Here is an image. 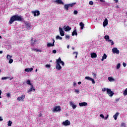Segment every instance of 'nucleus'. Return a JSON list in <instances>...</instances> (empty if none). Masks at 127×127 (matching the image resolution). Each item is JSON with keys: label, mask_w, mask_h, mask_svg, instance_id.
I'll list each match as a JSON object with an SVG mask.
<instances>
[{"label": "nucleus", "mask_w": 127, "mask_h": 127, "mask_svg": "<svg viewBox=\"0 0 127 127\" xmlns=\"http://www.w3.org/2000/svg\"><path fill=\"white\" fill-rule=\"evenodd\" d=\"M14 21H22V16L18 15H14L10 17L9 23L12 24Z\"/></svg>", "instance_id": "obj_1"}, {"label": "nucleus", "mask_w": 127, "mask_h": 127, "mask_svg": "<svg viewBox=\"0 0 127 127\" xmlns=\"http://www.w3.org/2000/svg\"><path fill=\"white\" fill-rule=\"evenodd\" d=\"M102 92H106V94H107V95H108L110 98H112L113 96L115 95V93L113 91H112L111 89L107 88L106 87L102 89Z\"/></svg>", "instance_id": "obj_2"}, {"label": "nucleus", "mask_w": 127, "mask_h": 127, "mask_svg": "<svg viewBox=\"0 0 127 127\" xmlns=\"http://www.w3.org/2000/svg\"><path fill=\"white\" fill-rule=\"evenodd\" d=\"M27 85H29L30 86V88L27 90V93H31L33 92H35V88H34V87H33V85H32V83L30 82V80H27Z\"/></svg>", "instance_id": "obj_3"}, {"label": "nucleus", "mask_w": 127, "mask_h": 127, "mask_svg": "<svg viewBox=\"0 0 127 127\" xmlns=\"http://www.w3.org/2000/svg\"><path fill=\"white\" fill-rule=\"evenodd\" d=\"M76 4V2L69 3V4H66L64 6V9L65 10L68 11L69 10V7H73V6Z\"/></svg>", "instance_id": "obj_4"}, {"label": "nucleus", "mask_w": 127, "mask_h": 127, "mask_svg": "<svg viewBox=\"0 0 127 127\" xmlns=\"http://www.w3.org/2000/svg\"><path fill=\"white\" fill-rule=\"evenodd\" d=\"M61 111V107L60 106H56L54 107L53 109L52 110V112L53 113H58Z\"/></svg>", "instance_id": "obj_5"}, {"label": "nucleus", "mask_w": 127, "mask_h": 127, "mask_svg": "<svg viewBox=\"0 0 127 127\" xmlns=\"http://www.w3.org/2000/svg\"><path fill=\"white\" fill-rule=\"evenodd\" d=\"M25 99V95L23 94L17 98L18 102H23Z\"/></svg>", "instance_id": "obj_6"}, {"label": "nucleus", "mask_w": 127, "mask_h": 127, "mask_svg": "<svg viewBox=\"0 0 127 127\" xmlns=\"http://www.w3.org/2000/svg\"><path fill=\"white\" fill-rule=\"evenodd\" d=\"M56 63L57 64L56 66V69L57 70H61V69H62V66L60 65V63H59L58 60H57Z\"/></svg>", "instance_id": "obj_7"}, {"label": "nucleus", "mask_w": 127, "mask_h": 127, "mask_svg": "<svg viewBox=\"0 0 127 127\" xmlns=\"http://www.w3.org/2000/svg\"><path fill=\"white\" fill-rule=\"evenodd\" d=\"M32 13L34 15V16H39L40 15V11L38 10L32 11Z\"/></svg>", "instance_id": "obj_8"}, {"label": "nucleus", "mask_w": 127, "mask_h": 127, "mask_svg": "<svg viewBox=\"0 0 127 127\" xmlns=\"http://www.w3.org/2000/svg\"><path fill=\"white\" fill-rule=\"evenodd\" d=\"M63 125L65 127H67V126H70V125H71V122H70L69 120H67L63 122Z\"/></svg>", "instance_id": "obj_9"}, {"label": "nucleus", "mask_w": 127, "mask_h": 127, "mask_svg": "<svg viewBox=\"0 0 127 127\" xmlns=\"http://www.w3.org/2000/svg\"><path fill=\"white\" fill-rule=\"evenodd\" d=\"M69 106L72 107L73 110H75L77 108V105L74 104V102L70 101L69 102Z\"/></svg>", "instance_id": "obj_10"}, {"label": "nucleus", "mask_w": 127, "mask_h": 127, "mask_svg": "<svg viewBox=\"0 0 127 127\" xmlns=\"http://www.w3.org/2000/svg\"><path fill=\"white\" fill-rule=\"evenodd\" d=\"M59 32L61 36H64V35H65V34L64 33V31L63 30V29H62V28L61 27L59 28Z\"/></svg>", "instance_id": "obj_11"}, {"label": "nucleus", "mask_w": 127, "mask_h": 127, "mask_svg": "<svg viewBox=\"0 0 127 127\" xmlns=\"http://www.w3.org/2000/svg\"><path fill=\"white\" fill-rule=\"evenodd\" d=\"M112 52H113V53H116V54H120V51L118 50V48H117L112 49Z\"/></svg>", "instance_id": "obj_12"}, {"label": "nucleus", "mask_w": 127, "mask_h": 127, "mask_svg": "<svg viewBox=\"0 0 127 127\" xmlns=\"http://www.w3.org/2000/svg\"><path fill=\"white\" fill-rule=\"evenodd\" d=\"M79 106H80V107H86L88 106V103H87L86 102L79 103Z\"/></svg>", "instance_id": "obj_13"}, {"label": "nucleus", "mask_w": 127, "mask_h": 127, "mask_svg": "<svg viewBox=\"0 0 127 127\" xmlns=\"http://www.w3.org/2000/svg\"><path fill=\"white\" fill-rule=\"evenodd\" d=\"M53 40V42L52 44L51 43H48L47 44V47H53V46H54L55 45L54 43H55V40H54V39Z\"/></svg>", "instance_id": "obj_14"}, {"label": "nucleus", "mask_w": 127, "mask_h": 127, "mask_svg": "<svg viewBox=\"0 0 127 127\" xmlns=\"http://www.w3.org/2000/svg\"><path fill=\"white\" fill-rule=\"evenodd\" d=\"M109 22H108V19L106 18L104 20V21L103 23V26H107Z\"/></svg>", "instance_id": "obj_15"}, {"label": "nucleus", "mask_w": 127, "mask_h": 127, "mask_svg": "<svg viewBox=\"0 0 127 127\" xmlns=\"http://www.w3.org/2000/svg\"><path fill=\"white\" fill-rule=\"evenodd\" d=\"M119 115H120V113L119 112H117L113 116V118L115 121H117V119H118V117H119Z\"/></svg>", "instance_id": "obj_16"}, {"label": "nucleus", "mask_w": 127, "mask_h": 127, "mask_svg": "<svg viewBox=\"0 0 127 127\" xmlns=\"http://www.w3.org/2000/svg\"><path fill=\"white\" fill-rule=\"evenodd\" d=\"M58 61H59V62L60 63H61V64H62V65H63V66H64L65 65V63H64L63 61H62V60H61V58H59V59H58Z\"/></svg>", "instance_id": "obj_17"}, {"label": "nucleus", "mask_w": 127, "mask_h": 127, "mask_svg": "<svg viewBox=\"0 0 127 127\" xmlns=\"http://www.w3.org/2000/svg\"><path fill=\"white\" fill-rule=\"evenodd\" d=\"M56 2L59 4H64V2L62 1V0H56Z\"/></svg>", "instance_id": "obj_18"}, {"label": "nucleus", "mask_w": 127, "mask_h": 127, "mask_svg": "<svg viewBox=\"0 0 127 127\" xmlns=\"http://www.w3.org/2000/svg\"><path fill=\"white\" fill-rule=\"evenodd\" d=\"M79 25L80 26V29H84V26H85V24L83 22H81L79 23Z\"/></svg>", "instance_id": "obj_19"}, {"label": "nucleus", "mask_w": 127, "mask_h": 127, "mask_svg": "<svg viewBox=\"0 0 127 127\" xmlns=\"http://www.w3.org/2000/svg\"><path fill=\"white\" fill-rule=\"evenodd\" d=\"M91 58H97V54L93 53L91 54Z\"/></svg>", "instance_id": "obj_20"}, {"label": "nucleus", "mask_w": 127, "mask_h": 127, "mask_svg": "<svg viewBox=\"0 0 127 127\" xmlns=\"http://www.w3.org/2000/svg\"><path fill=\"white\" fill-rule=\"evenodd\" d=\"M32 71H33V68L32 67L25 69V72H31Z\"/></svg>", "instance_id": "obj_21"}, {"label": "nucleus", "mask_w": 127, "mask_h": 127, "mask_svg": "<svg viewBox=\"0 0 127 127\" xmlns=\"http://www.w3.org/2000/svg\"><path fill=\"white\" fill-rule=\"evenodd\" d=\"M72 36L76 35L77 36L78 35V33H77V30L75 29L72 33Z\"/></svg>", "instance_id": "obj_22"}, {"label": "nucleus", "mask_w": 127, "mask_h": 127, "mask_svg": "<svg viewBox=\"0 0 127 127\" xmlns=\"http://www.w3.org/2000/svg\"><path fill=\"white\" fill-rule=\"evenodd\" d=\"M70 29H71V27H70L69 26H67L64 28V30H65V31H70Z\"/></svg>", "instance_id": "obj_23"}, {"label": "nucleus", "mask_w": 127, "mask_h": 127, "mask_svg": "<svg viewBox=\"0 0 127 127\" xmlns=\"http://www.w3.org/2000/svg\"><path fill=\"white\" fill-rule=\"evenodd\" d=\"M107 57H108V56H107L106 54H104L103 56H102L101 61H104V59H107Z\"/></svg>", "instance_id": "obj_24"}, {"label": "nucleus", "mask_w": 127, "mask_h": 127, "mask_svg": "<svg viewBox=\"0 0 127 127\" xmlns=\"http://www.w3.org/2000/svg\"><path fill=\"white\" fill-rule=\"evenodd\" d=\"M25 26H26L27 28H30L31 25L30 24L27 22H25Z\"/></svg>", "instance_id": "obj_25"}, {"label": "nucleus", "mask_w": 127, "mask_h": 127, "mask_svg": "<svg viewBox=\"0 0 127 127\" xmlns=\"http://www.w3.org/2000/svg\"><path fill=\"white\" fill-rule=\"evenodd\" d=\"M104 39H105L106 41H108L110 40V36H109V35H105L104 36Z\"/></svg>", "instance_id": "obj_26"}, {"label": "nucleus", "mask_w": 127, "mask_h": 127, "mask_svg": "<svg viewBox=\"0 0 127 127\" xmlns=\"http://www.w3.org/2000/svg\"><path fill=\"white\" fill-rule=\"evenodd\" d=\"M31 41H32V42L31 43V45H34V44H35V43L36 42V40H35L33 42V38H32Z\"/></svg>", "instance_id": "obj_27"}, {"label": "nucleus", "mask_w": 127, "mask_h": 127, "mask_svg": "<svg viewBox=\"0 0 127 127\" xmlns=\"http://www.w3.org/2000/svg\"><path fill=\"white\" fill-rule=\"evenodd\" d=\"M11 125H12V122H11V121H9L7 122L8 127H11Z\"/></svg>", "instance_id": "obj_28"}, {"label": "nucleus", "mask_w": 127, "mask_h": 127, "mask_svg": "<svg viewBox=\"0 0 127 127\" xmlns=\"http://www.w3.org/2000/svg\"><path fill=\"white\" fill-rule=\"evenodd\" d=\"M124 96H127V88L123 92Z\"/></svg>", "instance_id": "obj_29"}, {"label": "nucleus", "mask_w": 127, "mask_h": 127, "mask_svg": "<svg viewBox=\"0 0 127 127\" xmlns=\"http://www.w3.org/2000/svg\"><path fill=\"white\" fill-rule=\"evenodd\" d=\"M120 127H127V125L125 123L123 122L121 123Z\"/></svg>", "instance_id": "obj_30"}, {"label": "nucleus", "mask_w": 127, "mask_h": 127, "mask_svg": "<svg viewBox=\"0 0 127 127\" xmlns=\"http://www.w3.org/2000/svg\"><path fill=\"white\" fill-rule=\"evenodd\" d=\"M2 80H4V79H9V80H12V78H10L9 77H2Z\"/></svg>", "instance_id": "obj_31"}, {"label": "nucleus", "mask_w": 127, "mask_h": 127, "mask_svg": "<svg viewBox=\"0 0 127 127\" xmlns=\"http://www.w3.org/2000/svg\"><path fill=\"white\" fill-rule=\"evenodd\" d=\"M34 51H35L36 52H42V51H41V50L37 49V48H36V49H33Z\"/></svg>", "instance_id": "obj_32"}, {"label": "nucleus", "mask_w": 127, "mask_h": 127, "mask_svg": "<svg viewBox=\"0 0 127 127\" xmlns=\"http://www.w3.org/2000/svg\"><path fill=\"white\" fill-rule=\"evenodd\" d=\"M107 42L111 43V45H114V41L113 40L109 39V40Z\"/></svg>", "instance_id": "obj_33"}, {"label": "nucleus", "mask_w": 127, "mask_h": 127, "mask_svg": "<svg viewBox=\"0 0 127 127\" xmlns=\"http://www.w3.org/2000/svg\"><path fill=\"white\" fill-rule=\"evenodd\" d=\"M85 79L86 80H94V79H93V78H91V77H90L89 76H86L85 77Z\"/></svg>", "instance_id": "obj_34"}, {"label": "nucleus", "mask_w": 127, "mask_h": 127, "mask_svg": "<svg viewBox=\"0 0 127 127\" xmlns=\"http://www.w3.org/2000/svg\"><path fill=\"white\" fill-rule=\"evenodd\" d=\"M12 57V56H11L10 55H7V57H6V59L8 60H9V59H10V58H11Z\"/></svg>", "instance_id": "obj_35"}, {"label": "nucleus", "mask_w": 127, "mask_h": 127, "mask_svg": "<svg viewBox=\"0 0 127 127\" xmlns=\"http://www.w3.org/2000/svg\"><path fill=\"white\" fill-rule=\"evenodd\" d=\"M73 54L75 55V58L77 59L78 56V52H73Z\"/></svg>", "instance_id": "obj_36"}, {"label": "nucleus", "mask_w": 127, "mask_h": 127, "mask_svg": "<svg viewBox=\"0 0 127 127\" xmlns=\"http://www.w3.org/2000/svg\"><path fill=\"white\" fill-rule=\"evenodd\" d=\"M116 68L117 69L121 68V64L120 63L117 64Z\"/></svg>", "instance_id": "obj_37"}, {"label": "nucleus", "mask_w": 127, "mask_h": 127, "mask_svg": "<svg viewBox=\"0 0 127 127\" xmlns=\"http://www.w3.org/2000/svg\"><path fill=\"white\" fill-rule=\"evenodd\" d=\"M12 62H13V60L12 59H10L8 62V63L9 64H11V63H12Z\"/></svg>", "instance_id": "obj_38"}, {"label": "nucleus", "mask_w": 127, "mask_h": 127, "mask_svg": "<svg viewBox=\"0 0 127 127\" xmlns=\"http://www.w3.org/2000/svg\"><path fill=\"white\" fill-rule=\"evenodd\" d=\"M89 4H90V5H93V4H94V2L93 1H90L89 2Z\"/></svg>", "instance_id": "obj_39"}, {"label": "nucleus", "mask_w": 127, "mask_h": 127, "mask_svg": "<svg viewBox=\"0 0 127 127\" xmlns=\"http://www.w3.org/2000/svg\"><path fill=\"white\" fill-rule=\"evenodd\" d=\"M45 67H46V68H50V67H51V65L50 64H46V65H45Z\"/></svg>", "instance_id": "obj_40"}, {"label": "nucleus", "mask_w": 127, "mask_h": 127, "mask_svg": "<svg viewBox=\"0 0 127 127\" xmlns=\"http://www.w3.org/2000/svg\"><path fill=\"white\" fill-rule=\"evenodd\" d=\"M65 39H70V36L69 35H66L65 37Z\"/></svg>", "instance_id": "obj_41"}, {"label": "nucleus", "mask_w": 127, "mask_h": 127, "mask_svg": "<svg viewBox=\"0 0 127 127\" xmlns=\"http://www.w3.org/2000/svg\"><path fill=\"white\" fill-rule=\"evenodd\" d=\"M75 92L76 93V94H79V89H75Z\"/></svg>", "instance_id": "obj_42"}, {"label": "nucleus", "mask_w": 127, "mask_h": 127, "mask_svg": "<svg viewBox=\"0 0 127 127\" xmlns=\"http://www.w3.org/2000/svg\"><path fill=\"white\" fill-rule=\"evenodd\" d=\"M100 118H102V119H105V117L104 116V115H103V114H100Z\"/></svg>", "instance_id": "obj_43"}, {"label": "nucleus", "mask_w": 127, "mask_h": 127, "mask_svg": "<svg viewBox=\"0 0 127 127\" xmlns=\"http://www.w3.org/2000/svg\"><path fill=\"white\" fill-rule=\"evenodd\" d=\"M73 13H74V14H78V11H77V10H74V11H73Z\"/></svg>", "instance_id": "obj_44"}, {"label": "nucleus", "mask_w": 127, "mask_h": 127, "mask_svg": "<svg viewBox=\"0 0 127 127\" xmlns=\"http://www.w3.org/2000/svg\"><path fill=\"white\" fill-rule=\"evenodd\" d=\"M108 80H115V79L113 78V77H109Z\"/></svg>", "instance_id": "obj_45"}, {"label": "nucleus", "mask_w": 127, "mask_h": 127, "mask_svg": "<svg viewBox=\"0 0 127 127\" xmlns=\"http://www.w3.org/2000/svg\"><path fill=\"white\" fill-rule=\"evenodd\" d=\"M57 53V51H56V50H53V53H54V54H56Z\"/></svg>", "instance_id": "obj_46"}, {"label": "nucleus", "mask_w": 127, "mask_h": 127, "mask_svg": "<svg viewBox=\"0 0 127 127\" xmlns=\"http://www.w3.org/2000/svg\"><path fill=\"white\" fill-rule=\"evenodd\" d=\"M123 65L124 67H127V64H126L125 63H123Z\"/></svg>", "instance_id": "obj_47"}, {"label": "nucleus", "mask_w": 127, "mask_h": 127, "mask_svg": "<svg viewBox=\"0 0 127 127\" xmlns=\"http://www.w3.org/2000/svg\"><path fill=\"white\" fill-rule=\"evenodd\" d=\"M74 87H77V83L75 82H73Z\"/></svg>", "instance_id": "obj_48"}, {"label": "nucleus", "mask_w": 127, "mask_h": 127, "mask_svg": "<svg viewBox=\"0 0 127 127\" xmlns=\"http://www.w3.org/2000/svg\"><path fill=\"white\" fill-rule=\"evenodd\" d=\"M109 118V115H107V117L104 118V120H107Z\"/></svg>", "instance_id": "obj_49"}, {"label": "nucleus", "mask_w": 127, "mask_h": 127, "mask_svg": "<svg viewBox=\"0 0 127 127\" xmlns=\"http://www.w3.org/2000/svg\"><path fill=\"white\" fill-rule=\"evenodd\" d=\"M6 96L7 97V98H9V97H10V93H7L6 94Z\"/></svg>", "instance_id": "obj_50"}, {"label": "nucleus", "mask_w": 127, "mask_h": 127, "mask_svg": "<svg viewBox=\"0 0 127 127\" xmlns=\"http://www.w3.org/2000/svg\"><path fill=\"white\" fill-rule=\"evenodd\" d=\"M59 38H60V36L58 35L56 36V39H59Z\"/></svg>", "instance_id": "obj_51"}, {"label": "nucleus", "mask_w": 127, "mask_h": 127, "mask_svg": "<svg viewBox=\"0 0 127 127\" xmlns=\"http://www.w3.org/2000/svg\"><path fill=\"white\" fill-rule=\"evenodd\" d=\"M2 121H3V119H2L1 117H0V122H2Z\"/></svg>", "instance_id": "obj_52"}, {"label": "nucleus", "mask_w": 127, "mask_h": 127, "mask_svg": "<svg viewBox=\"0 0 127 127\" xmlns=\"http://www.w3.org/2000/svg\"><path fill=\"white\" fill-rule=\"evenodd\" d=\"M91 82L92 84H95V80H91Z\"/></svg>", "instance_id": "obj_53"}, {"label": "nucleus", "mask_w": 127, "mask_h": 127, "mask_svg": "<svg viewBox=\"0 0 127 127\" xmlns=\"http://www.w3.org/2000/svg\"><path fill=\"white\" fill-rule=\"evenodd\" d=\"M92 75H93L94 78H96V73H93Z\"/></svg>", "instance_id": "obj_54"}, {"label": "nucleus", "mask_w": 127, "mask_h": 127, "mask_svg": "<svg viewBox=\"0 0 127 127\" xmlns=\"http://www.w3.org/2000/svg\"><path fill=\"white\" fill-rule=\"evenodd\" d=\"M41 116H42V114H41V113H40V114L38 115V118H40V117H41Z\"/></svg>", "instance_id": "obj_55"}, {"label": "nucleus", "mask_w": 127, "mask_h": 127, "mask_svg": "<svg viewBox=\"0 0 127 127\" xmlns=\"http://www.w3.org/2000/svg\"><path fill=\"white\" fill-rule=\"evenodd\" d=\"M120 101V99H116V102H119Z\"/></svg>", "instance_id": "obj_56"}, {"label": "nucleus", "mask_w": 127, "mask_h": 127, "mask_svg": "<svg viewBox=\"0 0 127 127\" xmlns=\"http://www.w3.org/2000/svg\"><path fill=\"white\" fill-rule=\"evenodd\" d=\"M100 1H101L102 2H105V1L104 0H100Z\"/></svg>", "instance_id": "obj_57"}, {"label": "nucleus", "mask_w": 127, "mask_h": 127, "mask_svg": "<svg viewBox=\"0 0 127 127\" xmlns=\"http://www.w3.org/2000/svg\"><path fill=\"white\" fill-rule=\"evenodd\" d=\"M59 39H60V40H62V37H60V38Z\"/></svg>", "instance_id": "obj_58"}, {"label": "nucleus", "mask_w": 127, "mask_h": 127, "mask_svg": "<svg viewBox=\"0 0 127 127\" xmlns=\"http://www.w3.org/2000/svg\"><path fill=\"white\" fill-rule=\"evenodd\" d=\"M0 54H2V51H0Z\"/></svg>", "instance_id": "obj_59"}, {"label": "nucleus", "mask_w": 127, "mask_h": 127, "mask_svg": "<svg viewBox=\"0 0 127 127\" xmlns=\"http://www.w3.org/2000/svg\"><path fill=\"white\" fill-rule=\"evenodd\" d=\"M115 1H116V2H118V1H119V0H114Z\"/></svg>", "instance_id": "obj_60"}, {"label": "nucleus", "mask_w": 127, "mask_h": 127, "mask_svg": "<svg viewBox=\"0 0 127 127\" xmlns=\"http://www.w3.org/2000/svg\"><path fill=\"white\" fill-rule=\"evenodd\" d=\"M1 90H0V96H1Z\"/></svg>", "instance_id": "obj_61"}, {"label": "nucleus", "mask_w": 127, "mask_h": 127, "mask_svg": "<svg viewBox=\"0 0 127 127\" xmlns=\"http://www.w3.org/2000/svg\"><path fill=\"white\" fill-rule=\"evenodd\" d=\"M78 85H81V82H78Z\"/></svg>", "instance_id": "obj_62"}, {"label": "nucleus", "mask_w": 127, "mask_h": 127, "mask_svg": "<svg viewBox=\"0 0 127 127\" xmlns=\"http://www.w3.org/2000/svg\"><path fill=\"white\" fill-rule=\"evenodd\" d=\"M72 50H75V47L72 48Z\"/></svg>", "instance_id": "obj_63"}, {"label": "nucleus", "mask_w": 127, "mask_h": 127, "mask_svg": "<svg viewBox=\"0 0 127 127\" xmlns=\"http://www.w3.org/2000/svg\"><path fill=\"white\" fill-rule=\"evenodd\" d=\"M109 81H110V82H113V81H114V80H109Z\"/></svg>", "instance_id": "obj_64"}]
</instances>
